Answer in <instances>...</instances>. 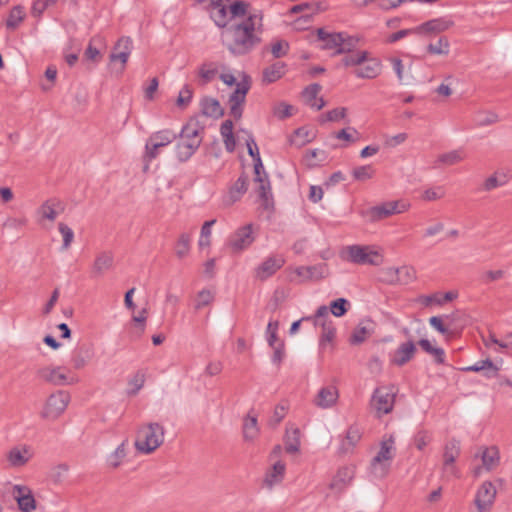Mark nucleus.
<instances>
[{
  "label": "nucleus",
  "mask_w": 512,
  "mask_h": 512,
  "mask_svg": "<svg viewBox=\"0 0 512 512\" xmlns=\"http://www.w3.org/2000/svg\"><path fill=\"white\" fill-rule=\"evenodd\" d=\"M361 439V432L357 427H350L346 433V437L342 442V449L345 452L351 450Z\"/></svg>",
  "instance_id": "nucleus-43"
},
{
  "label": "nucleus",
  "mask_w": 512,
  "mask_h": 512,
  "mask_svg": "<svg viewBox=\"0 0 512 512\" xmlns=\"http://www.w3.org/2000/svg\"><path fill=\"white\" fill-rule=\"evenodd\" d=\"M339 395L334 386L323 387L319 390L314 399V404L322 409H327L335 405Z\"/></svg>",
  "instance_id": "nucleus-26"
},
{
  "label": "nucleus",
  "mask_w": 512,
  "mask_h": 512,
  "mask_svg": "<svg viewBox=\"0 0 512 512\" xmlns=\"http://www.w3.org/2000/svg\"><path fill=\"white\" fill-rule=\"evenodd\" d=\"M284 74L285 64L283 62H275L263 70L262 82L271 84L282 78Z\"/></svg>",
  "instance_id": "nucleus-38"
},
{
  "label": "nucleus",
  "mask_w": 512,
  "mask_h": 512,
  "mask_svg": "<svg viewBox=\"0 0 512 512\" xmlns=\"http://www.w3.org/2000/svg\"><path fill=\"white\" fill-rule=\"evenodd\" d=\"M317 37L323 43L321 48L325 50H334L339 54V45L342 41L341 33H328L324 29H317Z\"/></svg>",
  "instance_id": "nucleus-32"
},
{
  "label": "nucleus",
  "mask_w": 512,
  "mask_h": 512,
  "mask_svg": "<svg viewBox=\"0 0 512 512\" xmlns=\"http://www.w3.org/2000/svg\"><path fill=\"white\" fill-rule=\"evenodd\" d=\"M416 352V346L412 341H407L399 345L392 356V363L397 366H403L409 362Z\"/></svg>",
  "instance_id": "nucleus-27"
},
{
  "label": "nucleus",
  "mask_w": 512,
  "mask_h": 512,
  "mask_svg": "<svg viewBox=\"0 0 512 512\" xmlns=\"http://www.w3.org/2000/svg\"><path fill=\"white\" fill-rule=\"evenodd\" d=\"M92 351L89 346L82 344L77 346L71 355V364L75 369H82L90 361Z\"/></svg>",
  "instance_id": "nucleus-34"
},
{
  "label": "nucleus",
  "mask_w": 512,
  "mask_h": 512,
  "mask_svg": "<svg viewBox=\"0 0 512 512\" xmlns=\"http://www.w3.org/2000/svg\"><path fill=\"white\" fill-rule=\"evenodd\" d=\"M454 26V21L449 16L431 19L415 28L416 34H439Z\"/></svg>",
  "instance_id": "nucleus-18"
},
{
  "label": "nucleus",
  "mask_w": 512,
  "mask_h": 512,
  "mask_svg": "<svg viewBox=\"0 0 512 512\" xmlns=\"http://www.w3.org/2000/svg\"><path fill=\"white\" fill-rule=\"evenodd\" d=\"M177 136V133L171 129H163L152 133L145 145V156L149 160L155 159L159 154V149L171 144Z\"/></svg>",
  "instance_id": "nucleus-9"
},
{
  "label": "nucleus",
  "mask_w": 512,
  "mask_h": 512,
  "mask_svg": "<svg viewBox=\"0 0 512 512\" xmlns=\"http://www.w3.org/2000/svg\"><path fill=\"white\" fill-rule=\"evenodd\" d=\"M321 89V85H319L318 83H314L307 86L302 92L304 102L311 108L320 110L325 106V101L323 100V98L317 97Z\"/></svg>",
  "instance_id": "nucleus-30"
},
{
  "label": "nucleus",
  "mask_w": 512,
  "mask_h": 512,
  "mask_svg": "<svg viewBox=\"0 0 512 512\" xmlns=\"http://www.w3.org/2000/svg\"><path fill=\"white\" fill-rule=\"evenodd\" d=\"M466 157L463 149H455L438 155L435 165L440 166H452L461 161Z\"/></svg>",
  "instance_id": "nucleus-37"
},
{
  "label": "nucleus",
  "mask_w": 512,
  "mask_h": 512,
  "mask_svg": "<svg viewBox=\"0 0 512 512\" xmlns=\"http://www.w3.org/2000/svg\"><path fill=\"white\" fill-rule=\"evenodd\" d=\"M294 273L299 278L300 283H305L326 278L329 275V269L325 263H319L312 266L296 267Z\"/></svg>",
  "instance_id": "nucleus-15"
},
{
  "label": "nucleus",
  "mask_w": 512,
  "mask_h": 512,
  "mask_svg": "<svg viewBox=\"0 0 512 512\" xmlns=\"http://www.w3.org/2000/svg\"><path fill=\"white\" fill-rule=\"evenodd\" d=\"M395 455V440L392 435L385 436L377 455L371 461V472L375 477H384Z\"/></svg>",
  "instance_id": "nucleus-5"
},
{
  "label": "nucleus",
  "mask_w": 512,
  "mask_h": 512,
  "mask_svg": "<svg viewBox=\"0 0 512 512\" xmlns=\"http://www.w3.org/2000/svg\"><path fill=\"white\" fill-rule=\"evenodd\" d=\"M102 39L100 37H94L90 40L88 47L85 50L84 56L86 59L97 62L101 58L99 49L95 44H100Z\"/></svg>",
  "instance_id": "nucleus-51"
},
{
  "label": "nucleus",
  "mask_w": 512,
  "mask_h": 512,
  "mask_svg": "<svg viewBox=\"0 0 512 512\" xmlns=\"http://www.w3.org/2000/svg\"><path fill=\"white\" fill-rule=\"evenodd\" d=\"M62 211L63 207L58 200L49 199L42 203V205L37 209L36 214L39 217V223H43L45 220L54 222Z\"/></svg>",
  "instance_id": "nucleus-23"
},
{
  "label": "nucleus",
  "mask_w": 512,
  "mask_h": 512,
  "mask_svg": "<svg viewBox=\"0 0 512 512\" xmlns=\"http://www.w3.org/2000/svg\"><path fill=\"white\" fill-rule=\"evenodd\" d=\"M285 264V259L281 255H273L266 258L254 271L255 277L260 281L273 276Z\"/></svg>",
  "instance_id": "nucleus-17"
},
{
  "label": "nucleus",
  "mask_w": 512,
  "mask_h": 512,
  "mask_svg": "<svg viewBox=\"0 0 512 512\" xmlns=\"http://www.w3.org/2000/svg\"><path fill=\"white\" fill-rule=\"evenodd\" d=\"M391 64L394 72L397 75L399 82L403 84H408L409 81L412 79V76L410 75V73H405L402 61L398 58H392Z\"/></svg>",
  "instance_id": "nucleus-52"
},
{
  "label": "nucleus",
  "mask_w": 512,
  "mask_h": 512,
  "mask_svg": "<svg viewBox=\"0 0 512 512\" xmlns=\"http://www.w3.org/2000/svg\"><path fill=\"white\" fill-rule=\"evenodd\" d=\"M464 371L483 372L487 378L498 377L499 367L494 364L490 359L480 360L472 366L463 368Z\"/></svg>",
  "instance_id": "nucleus-35"
},
{
  "label": "nucleus",
  "mask_w": 512,
  "mask_h": 512,
  "mask_svg": "<svg viewBox=\"0 0 512 512\" xmlns=\"http://www.w3.org/2000/svg\"><path fill=\"white\" fill-rule=\"evenodd\" d=\"M348 306V300H346L345 298H338L330 303V312L335 317H341L347 312Z\"/></svg>",
  "instance_id": "nucleus-55"
},
{
  "label": "nucleus",
  "mask_w": 512,
  "mask_h": 512,
  "mask_svg": "<svg viewBox=\"0 0 512 512\" xmlns=\"http://www.w3.org/2000/svg\"><path fill=\"white\" fill-rule=\"evenodd\" d=\"M287 410L288 405L286 402H281L276 405L269 423L274 426L278 425L286 416Z\"/></svg>",
  "instance_id": "nucleus-61"
},
{
  "label": "nucleus",
  "mask_w": 512,
  "mask_h": 512,
  "mask_svg": "<svg viewBox=\"0 0 512 512\" xmlns=\"http://www.w3.org/2000/svg\"><path fill=\"white\" fill-rule=\"evenodd\" d=\"M352 174L356 180L365 181L372 178L374 170L369 165L359 166L353 170Z\"/></svg>",
  "instance_id": "nucleus-64"
},
{
  "label": "nucleus",
  "mask_w": 512,
  "mask_h": 512,
  "mask_svg": "<svg viewBox=\"0 0 512 512\" xmlns=\"http://www.w3.org/2000/svg\"><path fill=\"white\" fill-rule=\"evenodd\" d=\"M341 36L342 41L339 45V54L350 52L357 46V38L349 36L346 33H341Z\"/></svg>",
  "instance_id": "nucleus-57"
},
{
  "label": "nucleus",
  "mask_w": 512,
  "mask_h": 512,
  "mask_svg": "<svg viewBox=\"0 0 512 512\" xmlns=\"http://www.w3.org/2000/svg\"><path fill=\"white\" fill-rule=\"evenodd\" d=\"M419 345L420 347L425 351L427 352L428 354H431L435 357V360L438 362V363H443L444 362V356H445V353H444V350L442 348H438V347H434L432 346V344L430 343L429 340L427 339H421L419 341Z\"/></svg>",
  "instance_id": "nucleus-47"
},
{
  "label": "nucleus",
  "mask_w": 512,
  "mask_h": 512,
  "mask_svg": "<svg viewBox=\"0 0 512 512\" xmlns=\"http://www.w3.org/2000/svg\"><path fill=\"white\" fill-rule=\"evenodd\" d=\"M300 447V432L297 428L287 431L285 436V449L288 453H296Z\"/></svg>",
  "instance_id": "nucleus-41"
},
{
  "label": "nucleus",
  "mask_w": 512,
  "mask_h": 512,
  "mask_svg": "<svg viewBox=\"0 0 512 512\" xmlns=\"http://www.w3.org/2000/svg\"><path fill=\"white\" fill-rule=\"evenodd\" d=\"M133 44L129 37H121L113 47L110 54V62L120 63V71L122 72L132 52Z\"/></svg>",
  "instance_id": "nucleus-19"
},
{
  "label": "nucleus",
  "mask_w": 512,
  "mask_h": 512,
  "mask_svg": "<svg viewBox=\"0 0 512 512\" xmlns=\"http://www.w3.org/2000/svg\"><path fill=\"white\" fill-rule=\"evenodd\" d=\"M460 455V443L456 440H451L446 443L443 453V462L455 463V460Z\"/></svg>",
  "instance_id": "nucleus-42"
},
{
  "label": "nucleus",
  "mask_w": 512,
  "mask_h": 512,
  "mask_svg": "<svg viewBox=\"0 0 512 512\" xmlns=\"http://www.w3.org/2000/svg\"><path fill=\"white\" fill-rule=\"evenodd\" d=\"M12 496L17 501L18 507L22 512H32L36 509V501L29 487L13 486Z\"/></svg>",
  "instance_id": "nucleus-21"
},
{
  "label": "nucleus",
  "mask_w": 512,
  "mask_h": 512,
  "mask_svg": "<svg viewBox=\"0 0 512 512\" xmlns=\"http://www.w3.org/2000/svg\"><path fill=\"white\" fill-rule=\"evenodd\" d=\"M367 51H357L351 53L343 58V64L345 66H360L367 60Z\"/></svg>",
  "instance_id": "nucleus-50"
},
{
  "label": "nucleus",
  "mask_w": 512,
  "mask_h": 512,
  "mask_svg": "<svg viewBox=\"0 0 512 512\" xmlns=\"http://www.w3.org/2000/svg\"><path fill=\"white\" fill-rule=\"evenodd\" d=\"M482 466L473 469V475L478 477L484 468L487 471L494 469L499 463V451L495 446L484 448L481 452Z\"/></svg>",
  "instance_id": "nucleus-24"
},
{
  "label": "nucleus",
  "mask_w": 512,
  "mask_h": 512,
  "mask_svg": "<svg viewBox=\"0 0 512 512\" xmlns=\"http://www.w3.org/2000/svg\"><path fill=\"white\" fill-rule=\"evenodd\" d=\"M381 72V63L376 58L367 56V60L362 63L355 71V75L359 78L373 79Z\"/></svg>",
  "instance_id": "nucleus-29"
},
{
  "label": "nucleus",
  "mask_w": 512,
  "mask_h": 512,
  "mask_svg": "<svg viewBox=\"0 0 512 512\" xmlns=\"http://www.w3.org/2000/svg\"><path fill=\"white\" fill-rule=\"evenodd\" d=\"M25 12L23 7L15 6L10 11L8 19L6 21V27L10 30L16 29L20 23L24 20Z\"/></svg>",
  "instance_id": "nucleus-45"
},
{
  "label": "nucleus",
  "mask_w": 512,
  "mask_h": 512,
  "mask_svg": "<svg viewBox=\"0 0 512 512\" xmlns=\"http://www.w3.org/2000/svg\"><path fill=\"white\" fill-rule=\"evenodd\" d=\"M68 470L67 464H58L51 469L49 477L54 483L59 484L66 477Z\"/></svg>",
  "instance_id": "nucleus-56"
},
{
  "label": "nucleus",
  "mask_w": 512,
  "mask_h": 512,
  "mask_svg": "<svg viewBox=\"0 0 512 512\" xmlns=\"http://www.w3.org/2000/svg\"><path fill=\"white\" fill-rule=\"evenodd\" d=\"M249 89V80L247 77H244L241 82L237 83L236 89L229 97L230 114L235 119H240L242 116V106Z\"/></svg>",
  "instance_id": "nucleus-12"
},
{
  "label": "nucleus",
  "mask_w": 512,
  "mask_h": 512,
  "mask_svg": "<svg viewBox=\"0 0 512 512\" xmlns=\"http://www.w3.org/2000/svg\"><path fill=\"white\" fill-rule=\"evenodd\" d=\"M70 402V396L65 391L52 393L44 402L40 411V417L47 421H55L66 410Z\"/></svg>",
  "instance_id": "nucleus-7"
},
{
  "label": "nucleus",
  "mask_w": 512,
  "mask_h": 512,
  "mask_svg": "<svg viewBox=\"0 0 512 512\" xmlns=\"http://www.w3.org/2000/svg\"><path fill=\"white\" fill-rule=\"evenodd\" d=\"M34 452L28 445H17L10 448L6 453V460L11 468L25 466L33 457Z\"/></svg>",
  "instance_id": "nucleus-16"
},
{
  "label": "nucleus",
  "mask_w": 512,
  "mask_h": 512,
  "mask_svg": "<svg viewBox=\"0 0 512 512\" xmlns=\"http://www.w3.org/2000/svg\"><path fill=\"white\" fill-rule=\"evenodd\" d=\"M450 51V43L447 37L442 36L436 43H430L427 46V52L435 55H448Z\"/></svg>",
  "instance_id": "nucleus-44"
},
{
  "label": "nucleus",
  "mask_w": 512,
  "mask_h": 512,
  "mask_svg": "<svg viewBox=\"0 0 512 512\" xmlns=\"http://www.w3.org/2000/svg\"><path fill=\"white\" fill-rule=\"evenodd\" d=\"M247 177L240 176L235 183L230 187L228 193L223 197V204L231 206L246 193L247 191Z\"/></svg>",
  "instance_id": "nucleus-25"
},
{
  "label": "nucleus",
  "mask_w": 512,
  "mask_h": 512,
  "mask_svg": "<svg viewBox=\"0 0 512 512\" xmlns=\"http://www.w3.org/2000/svg\"><path fill=\"white\" fill-rule=\"evenodd\" d=\"M347 109L344 107L335 108L333 110L328 111L326 114L321 116V121H331L337 122L346 117Z\"/></svg>",
  "instance_id": "nucleus-62"
},
{
  "label": "nucleus",
  "mask_w": 512,
  "mask_h": 512,
  "mask_svg": "<svg viewBox=\"0 0 512 512\" xmlns=\"http://www.w3.org/2000/svg\"><path fill=\"white\" fill-rule=\"evenodd\" d=\"M180 140L176 145V155L179 161L186 162L199 148L202 137L196 124L185 125L179 134Z\"/></svg>",
  "instance_id": "nucleus-4"
},
{
  "label": "nucleus",
  "mask_w": 512,
  "mask_h": 512,
  "mask_svg": "<svg viewBox=\"0 0 512 512\" xmlns=\"http://www.w3.org/2000/svg\"><path fill=\"white\" fill-rule=\"evenodd\" d=\"M202 112L204 115L214 118H218L223 114L220 103L213 98H207L203 100Z\"/></svg>",
  "instance_id": "nucleus-40"
},
{
  "label": "nucleus",
  "mask_w": 512,
  "mask_h": 512,
  "mask_svg": "<svg viewBox=\"0 0 512 512\" xmlns=\"http://www.w3.org/2000/svg\"><path fill=\"white\" fill-rule=\"evenodd\" d=\"M261 32L262 15L249 14L245 20L234 26L233 39L227 46L228 50L234 55L247 54L260 42Z\"/></svg>",
  "instance_id": "nucleus-1"
},
{
  "label": "nucleus",
  "mask_w": 512,
  "mask_h": 512,
  "mask_svg": "<svg viewBox=\"0 0 512 512\" xmlns=\"http://www.w3.org/2000/svg\"><path fill=\"white\" fill-rule=\"evenodd\" d=\"M217 73L218 65L216 63H204L199 68V76L202 79L203 83H208L211 80H213Z\"/></svg>",
  "instance_id": "nucleus-48"
},
{
  "label": "nucleus",
  "mask_w": 512,
  "mask_h": 512,
  "mask_svg": "<svg viewBox=\"0 0 512 512\" xmlns=\"http://www.w3.org/2000/svg\"><path fill=\"white\" fill-rule=\"evenodd\" d=\"M286 465L283 461H276L273 466L267 471L264 484L268 488H272L273 486L282 482L285 475Z\"/></svg>",
  "instance_id": "nucleus-31"
},
{
  "label": "nucleus",
  "mask_w": 512,
  "mask_h": 512,
  "mask_svg": "<svg viewBox=\"0 0 512 512\" xmlns=\"http://www.w3.org/2000/svg\"><path fill=\"white\" fill-rule=\"evenodd\" d=\"M497 495L495 485L490 481L483 482L478 488L474 504L477 512H490Z\"/></svg>",
  "instance_id": "nucleus-11"
},
{
  "label": "nucleus",
  "mask_w": 512,
  "mask_h": 512,
  "mask_svg": "<svg viewBox=\"0 0 512 512\" xmlns=\"http://www.w3.org/2000/svg\"><path fill=\"white\" fill-rule=\"evenodd\" d=\"M58 229L63 236L62 250H67L73 242L74 232L70 227L62 222L58 224Z\"/></svg>",
  "instance_id": "nucleus-58"
},
{
  "label": "nucleus",
  "mask_w": 512,
  "mask_h": 512,
  "mask_svg": "<svg viewBox=\"0 0 512 512\" xmlns=\"http://www.w3.org/2000/svg\"><path fill=\"white\" fill-rule=\"evenodd\" d=\"M247 3L242 0H210V16L218 27H225L233 18L245 16Z\"/></svg>",
  "instance_id": "nucleus-3"
},
{
  "label": "nucleus",
  "mask_w": 512,
  "mask_h": 512,
  "mask_svg": "<svg viewBox=\"0 0 512 512\" xmlns=\"http://www.w3.org/2000/svg\"><path fill=\"white\" fill-rule=\"evenodd\" d=\"M128 440H124L113 453L108 456L107 463L113 468H117L127 456Z\"/></svg>",
  "instance_id": "nucleus-39"
},
{
  "label": "nucleus",
  "mask_w": 512,
  "mask_h": 512,
  "mask_svg": "<svg viewBox=\"0 0 512 512\" xmlns=\"http://www.w3.org/2000/svg\"><path fill=\"white\" fill-rule=\"evenodd\" d=\"M255 238L253 236L252 225L248 224L237 229L229 239V246L235 253H240L247 249Z\"/></svg>",
  "instance_id": "nucleus-14"
},
{
  "label": "nucleus",
  "mask_w": 512,
  "mask_h": 512,
  "mask_svg": "<svg viewBox=\"0 0 512 512\" xmlns=\"http://www.w3.org/2000/svg\"><path fill=\"white\" fill-rule=\"evenodd\" d=\"M302 320H308L314 327H320L322 330L334 324L329 316V308L325 305L318 307L314 315L303 317Z\"/></svg>",
  "instance_id": "nucleus-33"
},
{
  "label": "nucleus",
  "mask_w": 512,
  "mask_h": 512,
  "mask_svg": "<svg viewBox=\"0 0 512 512\" xmlns=\"http://www.w3.org/2000/svg\"><path fill=\"white\" fill-rule=\"evenodd\" d=\"M354 477V468L353 467H342L340 468L334 478L332 479L329 487L331 490L339 493L341 492L347 485L350 484Z\"/></svg>",
  "instance_id": "nucleus-28"
},
{
  "label": "nucleus",
  "mask_w": 512,
  "mask_h": 512,
  "mask_svg": "<svg viewBox=\"0 0 512 512\" xmlns=\"http://www.w3.org/2000/svg\"><path fill=\"white\" fill-rule=\"evenodd\" d=\"M345 252L346 260L354 264L379 266L383 262L382 254L371 246L351 245Z\"/></svg>",
  "instance_id": "nucleus-6"
},
{
  "label": "nucleus",
  "mask_w": 512,
  "mask_h": 512,
  "mask_svg": "<svg viewBox=\"0 0 512 512\" xmlns=\"http://www.w3.org/2000/svg\"><path fill=\"white\" fill-rule=\"evenodd\" d=\"M445 196V189L442 186L431 187L424 190L422 198L425 201H436Z\"/></svg>",
  "instance_id": "nucleus-59"
},
{
  "label": "nucleus",
  "mask_w": 512,
  "mask_h": 512,
  "mask_svg": "<svg viewBox=\"0 0 512 512\" xmlns=\"http://www.w3.org/2000/svg\"><path fill=\"white\" fill-rule=\"evenodd\" d=\"M294 107L285 102H278L273 106V115L278 119H285L293 115Z\"/></svg>",
  "instance_id": "nucleus-53"
},
{
  "label": "nucleus",
  "mask_w": 512,
  "mask_h": 512,
  "mask_svg": "<svg viewBox=\"0 0 512 512\" xmlns=\"http://www.w3.org/2000/svg\"><path fill=\"white\" fill-rule=\"evenodd\" d=\"M410 203L405 200L384 202L366 210L363 215L371 222H377L395 214H401L410 209Z\"/></svg>",
  "instance_id": "nucleus-8"
},
{
  "label": "nucleus",
  "mask_w": 512,
  "mask_h": 512,
  "mask_svg": "<svg viewBox=\"0 0 512 512\" xmlns=\"http://www.w3.org/2000/svg\"><path fill=\"white\" fill-rule=\"evenodd\" d=\"M395 400V392L392 387H378L374 390L370 405L378 417L392 411Z\"/></svg>",
  "instance_id": "nucleus-10"
},
{
  "label": "nucleus",
  "mask_w": 512,
  "mask_h": 512,
  "mask_svg": "<svg viewBox=\"0 0 512 512\" xmlns=\"http://www.w3.org/2000/svg\"><path fill=\"white\" fill-rule=\"evenodd\" d=\"M255 181L259 183V187H258L259 197L264 202H267L271 195V192H270L271 188H270L269 180L267 179L266 175H264L263 178L255 179Z\"/></svg>",
  "instance_id": "nucleus-63"
},
{
  "label": "nucleus",
  "mask_w": 512,
  "mask_h": 512,
  "mask_svg": "<svg viewBox=\"0 0 512 512\" xmlns=\"http://www.w3.org/2000/svg\"><path fill=\"white\" fill-rule=\"evenodd\" d=\"M114 268V254L112 251H101L96 254L91 266V277L100 278Z\"/></svg>",
  "instance_id": "nucleus-20"
},
{
  "label": "nucleus",
  "mask_w": 512,
  "mask_h": 512,
  "mask_svg": "<svg viewBox=\"0 0 512 512\" xmlns=\"http://www.w3.org/2000/svg\"><path fill=\"white\" fill-rule=\"evenodd\" d=\"M320 6L318 3H301L294 5L290 8V14L302 13V16L295 21V26L298 29L303 28L304 25H308L312 22L313 16L318 13Z\"/></svg>",
  "instance_id": "nucleus-22"
},
{
  "label": "nucleus",
  "mask_w": 512,
  "mask_h": 512,
  "mask_svg": "<svg viewBox=\"0 0 512 512\" xmlns=\"http://www.w3.org/2000/svg\"><path fill=\"white\" fill-rule=\"evenodd\" d=\"M312 138L313 136L310 134V131L305 127H301L295 131L294 136L291 139V143L301 147L310 142Z\"/></svg>",
  "instance_id": "nucleus-54"
},
{
  "label": "nucleus",
  "mask_w": 512,
  "mask_h": 512,
  "mask_svg": "<svg viewBox=\"0 0 512 512\" xmlns=\"http://www.w3.org/2000/svg\"><path fill=\"white\" fill-rule=\"evenodd\" d=\"M431 439L432 437L429 432L420 430L415 434L413 442L415 447L421 451L431 442Z\"/></svg>",
  "instance_id": "nucleus-60"
},
{
  "label": "nucleus",
  "mask_w": 512,
  "mask_h": 512,
  "mask_svg": "<svg viewBox=\"0 0 512 512\" xmlns=\"http://www.w3.org/2000/svg\"><path fill=\"white\" fill-rule=\"evenodd\" d=\"M191 235L188 233H182L175 246V254L178 258H184L187 256L190 250Z\"/></svg>",
  "instance_id": "nucleus-46"
},
{
  "label": "nucleus",
  "mask_w": 512,
  "mask_h": 512,
  "mask_svg": "<svg viewBox=\"0 0 512 512\" xmlns=\"http://www.w3.org/2000/svg\"><path fill=\"white\" fill-rule=\"evenodd\" d=\"M164 438L163 425L150 422L138 428L134 446L139 453L149 455L163 444Z\"/></svg>",
  "instance_id": "nucleus-2"
},
{
  "label": "nucleus",
  "mask_w": 512,
  "mask_h": 512,
  "mask_svg": "<svg viewBox=\"0 0 512 512\" xmlns=\"http://www.w3.org/2000/svg\"><path fill=\"white\" fill-rule=\"evenodd\" d=\"M257 416L251 412L243 420V438L246 442L254 441L259 435Z\"/></svg>",
  "instance_id": "nucleus-36"
},
{
  "label": "nucleus",
  "mask_w": 512,
  "mask_h": 512,
  "mask_svg": "<svg viewBox=\"0 0 512 512\" xmlns=\"http://www.w3.org/2000/svg\"><path fill=\"white\" fill-rule=\"evenodd\" d=\"M37 375L41 380L55 386H64L74 383V379L70 378L66 373V369L62 367L46 366L39 369Z\"/></svg>",
  "instance_id": "nucleus-13"
},
{
  "label": "nucleus",
  "mask_w": 512,
  "mask_h": 512,
  "mask_svg": "<svg viewBox=\"0 0 512 512\" xmlns=\"http://www.w3.org/2000/svg\"><path fill=\"white\" fill-rule=\"evenodd\" d=\"M279 322L277 320H270L266 328V340L269 346H275L278 342H283L278 338Z\"/></svg>",
  "instance_id": "nucleus-49"
}]
</instances>
